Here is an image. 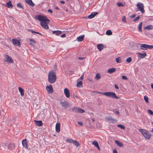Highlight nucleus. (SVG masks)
I'll use <instances>...</instances> for the list:
<instances>
[{"instance_id": "1", "label": "nucleus", "mask_w": 153, "mask_h": 153, "mask_svg": "<svg viewBox=\"0 0 153 153\" xmlns=\"http://www.w3.org/2000/svg\"><path fill=\"white\" fill-rule=\"evenodd\" d=\"M35 17L36 19L41 22L40 25L43 28L46 29H49L48 24L49 23L50 20L46 16L41 15H38L35 16Z\"/></svg>"}, {"instance_id": "2", "label": "nucleus", "mask_w": 153, "mask_h": 153, "mask_svg": "<svg viewBox=\"0 0 153 153\" xmlns=\"http://www.w3.org/2000/svg\"><path fill=\"white\" fill-rule=\"evenodd\" d=\"M56 74L54 71H51L49 73L48 76V81L51 83H53L56 81Z\"/></svg>"}, {"instance_id": "3", "label": "nucleus", "mask_w": 153, "mask_h": 153, "mask_svg": "<svg viewBox=\"0 0 153 153\" xmlns=\"http://www.w3.org/2000/svg\"><path fill=\"white\" fill-rule=\"evenodd\" d=\"M104 95L113 99H119L120 97H117L115 93L113 92H107L102 93Z\"/></svg>"}, {"instance_id": "4", "label": "nucleus", "mask_w": 153, "mask_h": 153, "mask_svg": "<svg viewBox=\"0 0 153 153\" xmlns=\"http://www.w3.org/2000/svg\"><path fill=\"white\" fill-rule=\"evenodd\" d=\"M153 48V46L146 44H142L140 46V49L143 50H146L147 49H152Z\"/></svg>"}, {"instance_id": "5", "label": "nucleus", "mask_w": 153, "mask_h": 153, "mask_svg": "<svg viewBox=\"0 0 153 153\" xmlns=\"http://www.w3.org/2000/svg\"><path fill=\"white\" fill-rule=\"evenodd\" d=\"M72 111L75 113H82L85 112L84 110L77 107L73 108L72 109Z\"/></svg>"}, {"instance_id": "6", "label": "nucleus", "mask_w": 153, "mask_h": 153, "mask_svg": "<svg viewBox=\"0 0 153 153\" xmlns=\"http://www.w3.org/2000/svg\"><path fill=\"white\" fill-rule=\"evenodd\" d=\"M138 9L143 13L145 12V10L144 9V5L143 3L141 2H138L137 4Z\"/></svg>"}, {"instance_id": "7", "label": "nucleus", "mask_w": 153, "mask_h": 153, "mask_svg": "<svg viewBox=\"0 0 153 153\" xmlns=\"http://www.w3.org/2000/svg\"><path fill=\"white\" fill-rule=\"evenodd\" d=\"M60 103L62 107L65 108H67L68 107L69 103L67 101H62L60 102Z\"/></svg>"}, {"instance_id": "8", "label": "nucleus", "mask_w": 153, "mask_h": 153, "mask_svg": "<svg viewBox=\"0 0 153 153\" xmlns=\"http://www.w3.org/2000/svg\"><path fill=\"white\" fill-rule=\"evenodd\" d=\"M4 57L6 62H8L9 63H13V61L8 55L5 54L4 55Z\"/></svg>"}, {"instance_id": "9", "label": "nucleus", "mask_w": 153, "mask_h": 153, "mask_svg": "<svg viewBox=\"0 0 153 153\" xmlns=\"http://www.w3.org/2000/svg\"><path fill=\"white\" fill-rule=\"evenodd\" d=\"M12 41L13 45L17 46H20V42L17 39H13Z\"/></svg>"}, {"instance_id": "10", "label": "nucleus", "mask_w": 153, "mask_h": 153, "mask_svg": "<svg viewBox=\"0 0 153 153\" xmlns=\"http://www.w3.org/2000/svg\"><path fill=\"white\" fill-rule=\"evenodd\" d=\"M46 88L49 93H52L53 92V88L51 85L50 84L49 86H47Z\"/></svg>"}, {"instance_id": "11", "label": "nucleus", "mask_w": 153, "mask_h": 153, "mask_svg": "<svg viewBox=\"0 0 153 153\" xmlns=\"http://www.w3.org/2000/svg\"><path fill=\"white\" fill-rule=\"evenodd\" d=\"M105 119L107 121L111 123L115 122L116 121V120L113 119L112 117L110 116L106 117Z\"/></svg>"}, {"instance_id": "12", "label": "nucleus", "mask_w": 153, "mask_h": 153, "mask_svg": "<svg viewBox=\"0 0 153 153\" xmlns=\"http://www.w3.org/2000/svg\"><path fill=\"white\" fill-rule=\"evenodd\" d=\"M137 54L138 57L141 58H143L147 56V54L145 52H144L143 53L138 52L137 53Z\"/></svg>"}, {"instance_id": "13", "label": "nucleus", "mask_w": 153, "mask_h": 153, "mask_svg": "<svg viewBox=\"0 0 153 153\" xmlns=\"http://www.w3.org/2000/svg\"><path fill=\"white\" fill-rule=\"evenodd\" d=\"M64 94L67 98H69L70 96V92L67 88H65L64 90Z\"/></svg>"}, {"instance_id": "14", "label": "nucleus", "mask_w": 153, "mask_h": 153, "mask_svg": "<svg viewBox=\"0 0 153 153\" xmlns=\"http://www.w3.org/2000/svg\"><path fill=\"white\" fill-rule=\"evenodd\" d=\"M27 140L26 139L23 140H22V145L24 147H25L26 149H27L28 144L27 142Z\"/></svg>"}, {"instance_id": "15", "label": "nucleus", "mask_w": 153, "mask_h": 153, "mask_svg": "<svg viewBox=\"0 0 153 153\" xmlns=\"http://www.w3.org/2000/svg\"><path fill=\"white\" fill-rule=\"evenodd\" d=\"M143 136L146 139H148L150 138L151 136V133L149 132L148 131H147V132H146L145 134Z\"/></svg>"}, {"instance_id": "16", "label": "nucleus", "mask_w": 153, "mask_h": 153, "mask_svg": "<svg viewBox=\"0 0 153 153\" xmlns=\"http://www.w3.org/2000/svg\"><path fill=\"white\" fill-rule=\"evenodd\" d=\"M60 126L59 123H57L56 125V130L57 132H59L60 131Z\"/></svg>"}, {"instance_id": "17", "label": "nucleus", "mask_w": 153, "mask_h": 153, "mask_svg": "<svg viewBox=\"0 0 153 153\" xmlns=\"http://www.w3.org/2000/svg\"><path fill=\"white\" fill-rule=\"evenodd\" d=\"M98 13V12L92 13L90 15L88 16V17L90 19H92Z\"/></svg>"}, {"instance_id": "18", "label": "nucleus", "mask_w": 153, "mask_h": 153, "mask_svg": "<svg viewBox=\"0 0 153 153\" xmlns=\"http://www.w3.org/2000/svg\"><path fill=\"white\" fill-rule=\"evenodd\" d=\"M52 33L53 34H55L56 36H59L62 33V31L57 30L53 31Z\"/></svg>"}, {"instance_id": "19", "label": "nucleus", "mask_w": 153, "mask_h": 153, "mask_svg": "<svg viewBox=\"0 0 153 153\" xmlns=\"http://www.w3.org/2000/svg\"><path fill=\"white\" fill-rule=\"evenodd\" d=\"M25 1L26 3L32 6L33 7L35 5V4L31 0H25Z\"/></svg>"}, {"instance_id": "20", "label": "nucleus", "mask_w": 153, "mask_h": 153, "mask_svg": "<svg viewBox=\"0 0 153 153\" xmlns=\"http://www.w3.org/2000/svg\"><path fill=\"white\" fill-rule=\"evenodd\" d=\"M85 37L84 35H82L81 36L77 37V39L78 42H81L82 41Z\"/></svg>"}, {"instance_id": "21", "label": "nucleus", "mask_w": 153, "mask_h": 153, "mask_svg": "<svg viewBox=\"0 0 153 153\" xmlns=\"http://www.w3.org/2000/svg\"><path fill=\"white\" fill-rule=\"evenodd\" d=\"M5 6L9 8H12L13 7V5L11 4V1H9L6 3Z\"/></svg>"}, {"instance_id": "22", "label": "nucleus", "mask_w": 153, "mask_h": 153, "mask_svg": "<svg viewBox=\"0 0 153 153\" xmlns=\"http://www.w3.org/2000/svg\"><path fill=\"white\" fill-rule=\"evenodd\" d=\"M97 48L99 51H100L103 48V45L102 44H99L97 45Z\"/></svg>"}, {"instance_id": "23", "label": "nucleus", "mask_w": 153, "mask_h": 153, "mask_svg": "<svg viewBox=\"0 0 153 153\" xmlns=\"http://www.w3.org/2000/svg\"><path fill=\"white\" fill-rule=\"evenodd\" d=\"M34 121L36 123V125L39 126H41L43 125V123L42 121H36V120H35Z\"/></svg>"}, {"instance_id": "24", "label": "nucleus", "mask_w": 153, "mask_h": 153, "mask_svg": "<svg viewBox=\"0 0 153 153\" xmlns=\"http://www.w3.org/2000/svg\"><path fill=\"white\" fill-rule=\"evenodd\" d=\"M115 143L120 147H123V145L122 142L119 141L118 140H116Z\"/></svg>"}, {"instance_id": "25", "label": "nucleus", "mask_w": 153, "mask_h": 153, "mask_svg": "<svg viewBox=\"0 0 153 153\" xmlns=\"http://www.w3.org/2000/svg\"><path fill=\"white\" fill-rule=\"evenodd\" d=\"M15 147V145L14 143H10L9 144L8 148L9 149L12 150Z\"/></svg>"}, {"instance_id": "26", "label": "nucleus", "mask_w": 153, "mask_h": 153, "mask_svg": "<svg viewBox=\"0 0 153 153\" xmlns=\"http://www.w3.org/2000/svg\"><path fill=\"white\" fill-rule=\"evenodd\" d=\"M116 69L114 68H112L109 69L107 71V72L110 74H112L115 72Z\"/></svg>"}, {"instance_id": "27", "label": "nucleus", "mask_w": 153, "mask_h": 153, "mask_svg": "<svg viewBox=\"0 0 153 153\" xmlns=\"http://www.w3.org/2000/svg\"><path fill=\"white\" fill-rule=\"evenodd\" d=\"M29 41L31 42L30 43V45H31L33 46L34 44H36V41H35L34 40V39H30Z\"/></svg>"}, {"instance_id": "28", "label": "nucleus", "mask_w": 153, "mask_h": 153, "mask_svg": "<svg viewBox=\"0 0 153 153\" xmlns=\"http://www.w3.org/2000/svg\"><path fill=\"white\" fill-rule=\"evenodd\" d=\"M142 22H140L138 25V30L140 32H142Z\"/></svg>"}, {"instance_id": "29", "label": "nucleus", "mask_w": 153, "mask_h": 153, "mask_svg": "<svg viewBox=\"0 0 153 153\" xmlns=\"http://www.w3.org/2000/svg\"><path fill=\"white\" fill-rule=\"evenodd\" d=\"M19 92L20 93L21 96L22 97L24 95L23 89L21 87H19Z\"/></svg>"}, {"instance_id": "30", "label": "nucleus", "mask_w": 153, "mask_h": 153, "mask_svg": "<svg viewBox=\"0 0 153 153\" xmlns=\"http://www.w3.org/2000/svg\"><path fill=\"white\" fill-rule=\"evenodd\" d=\"M139 131L140 132V133L143 135V136L147 132V131L146 130H145L144 129H139Z\"/></svg>"}, {"instance_id": "31", "label": "nucleus", "mask_w": 153, "mask_h": 153, "mask_svg": "<svg viewBox=\"0 0 153 153\" xmlns=\"http://www.w3.org/2000/svg\"><path fill=\"white\" fill-rule=\"evenodd\" d=\"M74 145H75L76 146L78 147L79 146V143L76 141L73 140L72 143Z\"/></svg>"}, {"instance_id": "32", "label": "nucleus", "mask_w": 153, "mask_h": 153, "mask_svg": "<svg viewBox=\"0 0 153 153\" xmlns=\"http://www.w3.org/2000/svg\"><path fill=\"white\" fill-rule=\"evenodd\" d=\"M153 29V27L152 25H148L144 27L145 29L152 30Z\"/></svg>"}, {"instance_id": "33", "label": "nucleus", "mask_w": 153, "mask_h": 153, "mask_svg": "<svg viewBox=\"0 0 153 153\" xmlns=\"http://www.w3.org/2000/svg\"><path fill=\"white\" fill-rule=\"evenodd\" d=\"M112 34V33L111 30H108L106 32V34L107 35L110 36Z\"/></svg>"}, {"instance_id": "34", "label": "nucleus", "mask_w": 153, "mask_h": 153, "mask_svg": "<svg viewBox=\"0 0 153 153\" xmlns=\"http://www.w3.org/2000/svg\"><path fill=\"white\" fill-rule=\"evenodd\" d=\"M82 81H79L77 84L76 85L78 87H80L82 86Z\"/></svg>"}, {"instance_id": "35", "label": "nucleus", "mask_w": 153, "mask_h": 153, "mask_svg": "<svg viewBox=\"0 0 153 153\" xmlns=\"http://www.w3.org/2000/svg\"><path fill=\"white\" fill-rule=\"evenodd\" d=\"M101 78L100 74L99 73H97L96 76H95V78L97 80Z\"/></svg>"}, {"instance_id": "36", "label": "nucleus", "mask_w": 153, "mask_h": 153, "mask_svg": "<svg viewBox=\"0 0 153 153\" xmlns=\"http://www.w3.org/2000/svg\"><path fill=\"white\" fill-rule=\"evenodd\" d=\"M73 140L71 139H67L66 141L68 143H72Z\"/></svg>"}, {"instance_id": "37", "label": "nucleus", "mask_w": 153, "mask_h": 153, "mask_svg": "<svg viewBox=\"0 0 153 153\" xmlns=\"http://www.w3.org/2000/svg\"><path fill=\"white\" fill-rule=\"evenodd\" d=\"M116 61L117 63H120L121 62V58L120 57H118L116 59Z\"/></svg>"}, {"instance_id": "38", "label": "nucleus", "mask_w": 153, "mask_h": 153, "mask_svg": "<svg viewBox=\"0 0 153 153\" xmlns=\"http://www.w3.org/2000/svg\"><path fill=\"white\" fill-rule=\"evenodd\" d=\"M144 99L145 101V102L146 103L149 102L148 98L147 96H144Z\"/></svg>"}, {"instance_id": "39", "label": "nucleus", "mask_w": 153, "mask_h": 153, "mask_svg": "<svg viewBox=\"0 0 153 153\" xmlns=\"http://www.w3.org/2000/svg\"><path fill=\"white\" fill-rule=\"evenodd\" d=\"M92 144L94 145L96 147L99 145L97 142L96 141H94L92 142Z\"/></svg>"}, {"instance_id": "40", "label": "nucleus", "mask_w": 153, "mask_h": 153, "mask_svg": "<svg viewBox=\"0 0 153 153\" xmlns=\"http://www.w3.org/2000/svg\"><path fill=\"white\" fill-rule=\"evenodd\" d=\"M117 126L118 127L120 128L121 129H124L125 128V127L124 126H123V125H117Z\"/></svg>"}, {"instance_id": "41", "label": "nucleus", "mask_w": 153, "mask_h": 153, "mask_svg": "<svg viewBox=\"0 0 153 153\" xmlns=\"http://www.w3.org/2000/svg\"><path fill=\"white\" fill-rule=\"evenodd\" d=\"M132 60L131 58L130 57L128 58L126 60L127 62H131Z\"/></svg>"}, {"instance_id": "42", "label": "nucleus", "mask_w": 153, "mask_h": 153, "mask_svg": "<svg viewBox=\"0 0 153 153\" xmlns=\"http://www.w3.org/2000/svg\"><path fill=\"white\" fill-rule=\"evenodd\" d=\"M140 17L139 16H138L134 19L133 21L134 22H136V21L140 19Z\"/></svg>"}, {"instance_id": "43", "label": "nucleus", "mask_w": 153, "mask_h": 153, "mask_svg": "<svg viewBox=\"0 0 153 153\" xmlns=\"http://www.w3.org/2000/svg\"><path fill=\"white\" fill-rule=\"evenodd\" d=\"M17 7H19L21 8L22 9H23V7L21 5V4L20 3H18L17 4Z\"/></svg>"}, {"instance_id": "44", "label": "nucleus", "mask_w": 153, "mask_h": 153, "mask_svg": "<svg viewBox=\"0 0 153 153\" xmlns=\"http://www.w3.org/2000/svg\"><path fill=\"white\" fill-rule=\"evenodd\" d=\"M117 4L118 6L120 7H123L124 6L123 4L121 2L118 3Z\"/></svg>"}, {"instance_id": "45", "label": "nucleus", "mask_w": 153, "mask_h": 153, "mask_svg": "<svg viewBox=\"0 0 153 153\" xmlns=\"http://www.w3.org/2000/svg\"><path fill=\"white\" fill-rule=\"evenodd\" d=\"M147 111L151 115L153 114V112L152 110H148Z\"/></svg>"}, {"instance_id": "46", "label": "nucleus", "mask_w": 153, "mask_h": 153, "mask_svg": "<svg viewBox=\"0 0 153 153\" xmlns=\"http://www.w3.org/2000/svg\"><path fill=\"white\" fill-rule=\"evenodd\" d=\"M122 21L123 22H126V18L125 16H123V17L122 19Z\"/></svg>"}, {"instance_id": "47", "label": "nucleus", "mask_w": 153, "mask_h": 153, "mask_svg": "<svg viewBox=\"0 0 153 153\" xmlns=\"http://www.w3.org/2000/svg\"><path fill=\"white\" fill-rule=\"evenodd\" d=\"M28 31H30L32 33H34L35 34H36L37 32H36L35 31H33V30L32 29H29L28 30Z\"/></svg>"}, {"instance_id": "48", "label": "nucleus", "mask_w": 153, "mask_h": 153, "mask_svg": "<svg viewBox=\"0 0 153 153\" xmlns=\"http://www.w3.org/2000/svg\"><path fill=\"white\" fill-rule=\"evenodd\" d=\"M122 78L124 80H128V78L126 76H122Z\"/></svg>"}, {"instance_id": "49", "label": "nucleus", "mask_w": 153, "mask_h": 153, "mask_svg": "<svg viewBox=\"0 0 153 153\" xmlns=\"http://www.w3.org/2000/svg\"><path fill=\"white\" fill-rule=\"evenodd\" d=\"M73 97L74 98H76L77 99H78V96L76 95V94H73Z\"/></svg>"}, {"instance_id": "50", "label": "nucleus", "mask_w": 153, "mask_h": 153, "mask_svg": "<svg viewBox=\"0 0 153 153\" xmlns=\"http://www.w3.org/2000/svg\"><path fill=\"white\" fill-rule=\"evenodd\" d=\"M78 124H79L80 126H82V125H83V123L81 122H78Z\"/></svg>"}, {"instance_id": "51", "label": "nucleus", "mask_w": 153, "mask_h": 153, "mask_svg": "<svg viewBox=\"0 0 153 153\" xmlns=\"http://www.w3.org/2000/svg\"><path fill=\"white\" fill-rule=\"evenodd\" d=\"M114 112L115 113L119 115L120 112L118 111H114Z\"/></svg>"}, {"instance_id": "52", "label": "nucleus", "mask_w": 153, "mask_h": 153, "mask_svg": "<svg viewBox=\"0 0 153 153\" xmlns=\"http://www.w3.org/2000/svg\"><path fill=\"white\" fill-rule=\"evenodd\" d=\"M66 37V35L65 33H64L61 35V37L62 38H64Z\"/></svg>"}, {"instance_id": "53", "label": "nucleus", "mask_w": 153, "mask_h": 153, "mask_svg": "<svg viewBox=\"0 0 153 153\" xmlns=\"http://www.w3.org/2000/svg\"><path fill=\"white\" fill-rule=\"evenodd\" d=\"M113 153H118L116 149H114L113 150Z\"/></svg>"}, {"instance_id": "54", "label": "nucleus", "mask_w": 153, "mask_h": 153, "mask_svg": "<svg viewBox=\"0 0 153 153\" xmlns=\"http://www.w3.org/2000/svg\"><path fill=\"white\" fill-rule=\"evenodd\" d=\"M114 86H115V88H116L117 89H119V87H118V86L117 85V84H115Z\"/></svg>"}, {"instance_id": "55", "label": "nucleus", "mask_w": 153, "mask_h": 153, "mask_svg": "<svg viewBox=\"0 0 153 153\" xmlns=\"http://www.w3.org/2000/svg\"><path fill=\"white\" fill-rule=\"evenodd\" d=\"M83 77H84L83 75H82L81 76V77H80V78H79V79L82 80L83 79Z\"/></svg>"}, {"instance_id": "56", "label": "nucleus", "mask_w": 153, "mask_h": 153, "mask_svg": "<svg viewBox=\"0 0 153 153\" xmlns=\"http://www.w3.org/2000/svg\"><path fill=\"white\" fill-rule=\"evenodd\" d=\"M48 12L51 13H53L52 10H50V9H48Z\"/></svg>"}, {"instance_id": "57", "label": "nucleus", "mask_w": 153, "mask_h": 153, "mask_svg": "<svg viewBox=\"0 0 153 153\" xmlns=\"http://www.w3.org/2000/svg\"><path fill=\"white\" fill-rule=\"evenodd\" d=\"M78 59H80V60H83V59H85V58L84 57H79Z\"/></svg>"}, {"instance_id": "58", "label": "nucleus", "mask_w": 153, "mask_h": 153, "mask_svg": "<svg viewBox=\"0 0 153 153\" xmlns=\"http://www.w3.org/2000/svg\"><path fill=\"white\" fill-rule=\"evenodd\" d=\"M135 16V14H134L132 15L131 16V18H133Z\"/></svg>"}, {"instance_id": "59", "label": "nucleus", "mask_w": 153, "mask_h": 153, "mask_svg": "<svg viewBox=\"0 0 153 153\" xmlns=\"http://www.w3.org/2000/svg\"><path fill=\"white\" fill-rule=\"evenodd\" d=\"M60 3L62 4H64L65 3V2L64 1H60Z\"/></svg>"}, {"instance_id": "60", "label": "nucleus", "mask_w": 153, "mask_h": 153, "mask_svg": "<svg viewBox=\"0 0 153 153\" xmlns=\"http://www.w3.org/2000/svg\"><path fill=\"white\" fill-rule=\"evenodd\" d=\"M96 147L97 148V149H98V150H100V148L99 146V145H98V146H97Z\"/></svg>"}, {"instance_id": "61", "label": "nucleus", "mask_w": 153, "mask_h": 153, "mask_svg": "<svg viewBox=\"0 0 153 153\" xmlns=\"http://www.w3.org/2000/svg\"><path fill=\"white\" fill-rule=\"evenodd\" d=\"M36 34H39L40 35H42V34L41 33H40L38 32H37Z\"/></svg>"}, {"instance_id": "62", "label": "nucleus", "mask_w": 153, "mask_h": 153, "mask_svg": "<svg viewBox=\"0 0 153 153\" xmlns=\"http://www.w3.org/2000/svg\"><path fill=\"white\" fill-rule=\"evenodd\" d=\"M151 88L153 89V84H151Z\"/></svg>"}, {"instance_id": "63", "label": "nucleus", "mask_w": 153, "mask_h": 153, "mask_svg": "<svg viewBox=\"0 0 153 153\" xmlns=\"http://www.w3.org/2000/svg\"><path fill=\"white\" fill-rule=\"evenodd\" d=\"M56 9L57 10H59V8L58 7H56Z\"/></svg>"}, {"instance_id": "64", "label": "nucleus", "mask_w": 153, "mask_h": 153, "mask_svg": "<svg viewBox=\"0 0 153 153\" xmlns=\"http://www.w3.org/2000/svg\"><path fill=\"white\" fill-rule=\"evenodd\" d=\"M151 132H153V128L152 129V130L151 131Z\"/></svg>"}]
</instances>
